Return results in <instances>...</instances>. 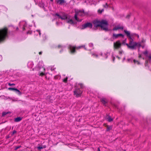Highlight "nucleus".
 <instances>
[{"label":"nucleus","mask_w":151,"mask_h":151,"mask_svg":"<svg viewBox=\"0 0 151 151\" xmlns=\"http://www.w3.org/2000/svg\"><path fill=\"white\" fill-rule=\"evenodd\" d=\"M93 24L94 27L96 28L100 27L101 29L105 31L109 30L108 27V24L106 20H102L101 21L94 20L93 22Z\"/></svg>","instance_id":"obj_1"},{"label":"nucleus","mask_w":151,"mask_h":151,"mask_svg":"<svg viewBox=\"0 0 151 151\" xmlns=\"http://www.w3.org/2000/svg\"><path fill=\"white\" fill-rule=\"evenodd\" d=\"M125 44L129 48L132 50L136 49V47H138L139 48L141 46L140 42H134L133 41H130V43H129V44L126 43Z\"/></svg>","instance_id":"obj_2"},{"label":"nucleus","mask_w":151,"mask_h":151,"mask_svg":"<svg viewBox=\"0 0 151 151\" xmlns=\"http://www.w3.org/2000/svg\"><path fill=\"white\" fill-rule=\"evenodd\" d=\"M7 35L8 29L6 28L0 29V42L3 41Z\"/></svg>","instance_id":"obj_3"},{"label":"nucleus","mask_w":151,"mask_h":151,"mask_svg":"<svg viewBox=\"0 0 151 151\" xmlns=\"http://www.w3.org/2000/svg\"><path fill=\"white\" fill-rule=\"evenodd\" d=\"M84 47L85 49H86V48L85 47V46H79L77 47H76L73 46L71 45H69L68 46V48L70 49V52H71L72 53H73L76 52L75 50L76 49H80L83 47Z\"/></svg>","instance_id":"obj_4"},{"label":"nucleus","mask_w":151,"mask_h":151,"mask_svg":"<svg viewBox=\"0 0 151 151\" xmlns=\"http://www.w3.org/2000/svg\"><path fill=\"white\" fill-rule=\"evenodd\" d=\"M92 26L93 25L92 23L90 22H87L82 25L81 29H83L87 28H91Z\"/></svg>","instance_id":"obj_5"},{"label":"nucleus","mask_w":151,"mask_h":151,"mask_svg":"<svg viewBox=\"0 0 151 151\" xmlns=\"http://www.w3.org/2000/svg\"><path fill=\"white\" fill-rule=\"evenodd\" d=\"M122 45V43L120 42V41L118 40L116 42L114 43V50L116 49H118L120 48Z\"/></svg>","instance_id":"obj_6"},{"label":"nucleus","mask_w":151,"mask_h":151,"mask_svg":"<svg viewBox=\"0 0 151 151\" xmlns=\"http://www.w3.org/2000/svg\"><path fill=\"white\" fill-rule=\"evenodd\" d=\"M82 93V91L80 88H76L74 91V95L77 97L80 96Z\"/></svg>","instance_id":"obj_7"},{"label":"nucleus","mask_w":151,"mask_h":151,"mask_svg":"<svg viewBox=\"0 0 151 151\" xmlns=\"http://www.w3.org/2000/svg\"><path fill=\"white\" fill-rule=\"evenodd\" d=\"M124 32L129 40V43H130V41H134L133 39L131 37V34L129 31H127L126 30H124Z\"/></svg>","instance_id":"obj_8"},{"label":"nucleus","mask_w":151,"mask_h":151,"mask_svg":"<svg viewBox=\"0 0 151 151\" xmlns=\"http://www.w3.org/2000/svg\"><path fill=\"white\" fill-rule=\"evenodd\" d=\"M124 29V27L123 26H120L118 25L115 26L113 29V31L117 30L118 29L123 30Z\"/></svg>","instance_id":"obj_9"},{"label":"nucleus","mask_w":151,"mask_h":151,"mask_svg":"<svg viewBox=\"0 0 151 151\" xmlns=\"http://www.w3.org/2000/svg\"><path fill=\"white\" fill-rule=\"evenodd\" d=\"M76 13L80 16H83L84 15V10H78L76 12Z\"/></svg>","instance_id":"obj_10"},{"label":"nucleus","mask_w":151,"mask_h":151,"mask_svg":"<svg viewBox=\"0 0 151 151\" xmlns=\"http://www.w3.org/2000/svg\"><path fill=\"white\" fill-rule=\"evenodd\" d=\"M124 35L122 34H116L113 33V38L114 39H116L119 37H124Z\"/></svg>","instance_id":"obj_11"},{"label":"nucleus","mask_w":151,"mask_h":151,"mask_svg":"<svg viewBox=\"0 0 151 151\" xmlns=\"http://www.w3.org/2000/svg\"><path fill=\"white\" fill-rule=\"evenodd\" d=\"M127 60L129 62H131L133 61L134 63H137V64L138 65H140V63L138 61L136 60L135 59H128Z\"/></svg>","instance_id":"obj_12"},{"label":"nucleus","mask_w":151,"mask_h":151,"mask_svg":"<svg viewBox=\"0 0 151 151\" xmlns=\"http://www.w3.org/2000/svg\"><path fill=\"white\" fill-rule=\"evenodd\" d=\"M100 101L104 106H106V104L107 103V101L106 99L101 98L100 99Z\"/></svg>","instance_id":"obj_13"},{"label":"nucleus","mask_w":151,"mask_h":151,"mask_svg":"<svg viewBox=\"0 0 151 151\" xmlns=\"http://www.w3.org/2000/svg\"><path fill=\"white\" fill-rule=\"evenodd\" d=\"M60 19L62 20H65L68 19V15L64 14L60 17Z\"/></svg>","instance_id":"obj_14"},{"label":"nucleus","mask_w":151,"mask_h":151,"mask_svg":"<svg viewBox=\"0 0 151 151\" xmlns=\"http://www.w3.org/2000/svg\"><path fill=\"white\" fill-rule=\"evenodd\" d=\"M34 65L33 62L31 61L29 62L27 64L28 67L30 68H32Z\"/></svg>","instance_id":"obj_15"},{"label":"nucleus","mask_w":151,"mask_h":151,"mask_svg":"<svg viewBox=\"0 0 151 151\" xmlns=\"http://www.w3.org/2000/svg\"><path fill=\"white\" fill-rule=\"evenodd\" d=\"M22 119V118L21 117H19L15 118L14 121L16 122H18L20 121Z\"/></svg>","instance_id":"obj_16"},{"label":"nucleus","mask_w":151,"mask_h":151,"mask_svg":"<svg viewBox=\"0 0 151 151\" xmlns=\"http://www.w3.org/2000/svg\"><path fill=\"white\" fill-rule=\"evenodd\" d=\"M65 2L64 0H58L57 1V3L59 4H62Z\"/></svg>","instance_id":"obj_17"},{"label":"nucleus","mask_w":151,"mask_h":151,"mask_svg":"<svg viewBox=\"0 0 151 151\" xmlns=\"http://www.w3.org/2000/svg\"><path fill=\"white\" fill-rule=\"evenodd\" d=\"M143 53L147 58L149 55H148V52L147 50L143 52Z\"/></svg>","instance_id":"obj_18"},{"label":"nucleus","mask_w":151,"mask_h":151,"mask_svg":"<svg viewBox=\"0 0 151 151\" xmlns=\"http://www.w3.org/2000/svg\"><path fill=\"white\" fill-rule=\"evenodd\" d=\"M67 22L68 23H70L71 24H74V22L72 19H70L68 20Z\"/></svg>","instance_id":"obj_19"},{"label":"nucleus","mask_w":151,"mask_h":151,"mask_svg":"<svg viewBox=\"0 0 151 151\" xmlns=\"http://www.w3.org/2000/svg\"><path fill=\"white\" fill-rule=\"evenodd\" d=\"M112 127L111 126H107V129L106 131H109L111 129Z\"/></svg>","instance_id":"obj_20"},{"label":"nucleus","mask_w":151,"mask_h":151,"mask_svg":"<svg viewBox=\"0 0 151 151\" xmlns=\"http://www.w3.org/2000/svg\"><path fill=\"white\" fill-rule=\"evenodd\" d=\"M78 15L77 14V13L76 12L75 14L74 15V18L77 21H79V20L78 19V17H77V16Z\"/></svg>","instance_id":"obj_21"},{"label":"nucleus","mask_w":151,"mask_h":151,"mask_svg":"<svg viewBox=\"0 0 151 151\" xmlns=\"http://www.w3.org/2000/svg\"><path fill=\"white\" fill-rule=\"evenodd\" d=\"M107 119L108 120V121L109 122H111L113 121V119L110 116H109L107 118Z\"/></svg>","instance_id":"obj_22"},{"label":"nucleus","mask_w":151,"mask_h":151,"mask_svg":"<svg viewBox=\"0 0 151 151\" xmlns=\"http://www.w3.org/2000/svg\"><path fill=\"white\" fill-rule=\"evenodd\" d=\"M10 112H4V111L2 113V116H4L5 115H6V114H8Z\"/></svg>","instance_id":"obj_23"},{"label":"nucleus","mask_w":151,"mask_h":151,"mask_svg":"<svg viewBox=\"0 0 151 151\" xmlns=\"http://www.w3.org/2000/svg\"><path fill=\"white\" fill-rule=\"evenodd\" d=\"M15 91H16V92H17L18 94L19 95H21L22 94V93L17 88H16Z\"/></svg>","instance_id":"obj_24"},{"label":"nucleus","mask_w":151,"mask_h":151,"mask_svg":"<svg viewBox=\"0 0 151 151\" xmlns=\"http://www.w3.org/2000/svg\"><path fill=\"white\" fill-rule=\"evenodd\" d=\"M15 91H16V92H17L18 94L19 95H21L22 94V93L17 88H16Z\"/></svg>","instance_id":"obj_25"},{"label":"nucleus","mask_w":151,"mask_h":151,"mask_svg":"<svg viewBox=\"0 0 151 151\" xmlns=\"http://www.w3.org/2000/svg\"><path fill=\"white\" fill-rule=\"evenodd\" d=\"M68 77H66V78H64L63 80V81L65 83H66L67 82V80L68 79Z\"/></svg>","instance_id":"obj_26"},{"label":"nucleus","mask_w":151,"mask_h":151,"mask_svg":"<svg viewBox=\"0 0 151 151\" xmlns=\"http://www.w3.org/2000/svg\"><path fill=\"white\" fill-rule=\"evenodd\" d=\"M8 89L9 90L14 91H15L16 88H9Z\"/></svg>","instance_id":"obj_27"},{"label":"nucleus","mask_w":151,"mask_h":151,"mask_svg":"<svg viewBox=\"0 0 151 151\" xmlns=\"http://www.w3.org/2000/svg\"><path fill=\"white\" fill-rule=\"evenodd\" d=\"M53 15L54 16H57L59 17V18L60 19V17H61V16L58 13H56V14H54Z\"/></svg>","instance_id":"obj_28"},{"label":"nucleus","mask_w":151,"mask_h":151,"mask_svg":"<svg viewBox=\"0 0 151 151\" xmlns=\"http://www.w3.org/2000/svg\"><path fill=\"white\" fill-rule=\"evenodd\" d=\"M136 34L135 33H132L131 34V37L133 39V38L134 36H136Z\"/></svg>","instance_id":"obj_29"},{"label":"nucleus","mask_w":151,"mask_h":151,"mask_svg":"<svg viewBox=\"0 0 151 151\" xmlns=\"http://www.w3.org/2000/svg\"><path fill=\"white\" fill-rule=\"evenodd\" d=\"M21 147V145L16 146V147H15L14 150H17L18 149L20 148Z\"/></svg>","instance_id":"obj_30"},{"label":"nucleus","mask_w":151,"mask_h":151,"mask_svg":"<svg viewBox=\"0 0 151 151\" xmlns=\"http://www.w3.org/2000/svg\"><path fill=\"white\" fill-rule=\"evenodd\" d=\"M37 149L38 150H40L41 149H43V147L42 146H39L37 147Z\"/></svg>","instance_id":"obj_31"},{"label":"nucleus","mask_w":151,"mask_h":151,"mask_svg":"<svg viewBox=\"0 0 151 151\" xmlns=\"http://www.w3.org/2000/svg\"><path fill=\"white\" fill-rule=\"evenodd\" d=\"M104 11V9H103L101 10H100L99 9L98 10V12H99L100 13H102V12Z\"/></svg>","instance_id":"obj_32"},{"label":"nucleus","mask_w":151,"mask_h":151,"mask_svg":"<svg viewBox=\"0 0 151 151\" xmlns=\"http://www.w3.org/2000/svg\"><path fill=\"white\" fill-rule=\"evenodd\" d=\"M103 6L105 8H107L108 6V5L107 4V3H106L105 5H103Z\"/></svg>","instance_id":"obj_33"},{"label":"nucleus","mask_w":151,"mask_h":151,"mask_svg":"<svg viewBox=\"0 0 151 151\" xmlns=\"http://www.w3.org/2000/svg\"><path fill=\"white\" fill-rule=\"evenodd\" d=\"M149 60H146L145 62V66H147V63L148 62Z\"/></svg>","instance_id":"obj_34"},{"label":"nucleus","mask_w":151,"mask_h":151,"mask_svg":"<svg viewBox=\"0 0 151 151\" xmlns=\"http://www.w3.org/2000/svg\"><path fill=\"white\" fill-rule=\"evenodd\" d=\"M8 85L9 86H15V84L14 83H8Z\"/></svg>","instance_id":"obj_35"},{"label":"nucleus","mask_w":151,"mask_h":151,"mask_svg":"<svg viewBox=\"0 0 151 151\" xmlns=\"http://www.w3.org/2000/svg\"><path fill=\"white\" fill-rule=\"evenodd\" d=\"M89 46L91 47H93V44L92 43H90L89 44Z\"/></svg>","instance_id":"obj_36"},{"label":"nucleus","mask_w":151,"mask_h":151,"mask_svg":"<svg viewBox=\"0 0 151 151\" xmlns=\"http://www.w3.org/2000/svg\"><path fill=\"white\" fill-rule=\"evenodd\" d=\"M147 58H148V60L149 61H150L151 60V56L149 55Z\"/></svg>","instance_id":"obj_37"},{"label":"nucleus","mask_w":151,"mask_h":151,"mask_svg":"<svg viewBox=\"0 0 151 151\" xmlns=\"http://www.w3.org/2000/svg\"><path fill=\"white\" fill-rule=\"evenodd\" d=\"M16 132H17V131L16 130H14L12 132V135H13L14 134H15L16 133Z\"/></svg>","instance_id":"obj_38"},{"label":"nucleus","mask_w":151,"mask_h":151,"mask_svg":"<svg viewBox=\"0 0 151 151\" xmlns=\"http://www.w3.org/2000/svg\"><path fill=\"white\" fill-rule=\"evenodd\" d=\"M79 85L80 86L81 88H83V85L82 83H79Z\"/></svg>","instance_id":"obj_39"},{"label":"nucleus","mask_w":151,"mask_h":151,"mask_svg":"<svg viewBox=\"0 0 151 151\" xmlns=\"http://www.w3.org/2000/svg\"><path fill=\"white\" fill-rule=\"evenodd\" d=\"M45 75V74L44 73H40V75L41 76H43Z\"/></svg>","instance_id":"obj_40"},{"label":"nucleus","mask_w":151,"mask_h":151,"mask_svg":"<svg viewBox=\"0 0 151 151\" xmlns=\"http://www.w3.org/2000/svg\"><path fill=\"white\" fill-rule=\"evenodd\" d=\"M37 31L38 32V33H39L40 36V35H41V33H40V31L39 30H37Z\"/></svg>","instance_id":"obj_41"},{"label":"nucleus","mask_w":151,"mask_h":151,"mask_svg":"<svg viewBox=\"0 0 151 151\" xmlns=\"http://www.w3.org/2000/svg\"><path fill=\"white\" fill-rule=\"evenodd\" d=\"M58 48H62V46L60 45H59L58 46Z\"/></svg>","instance_id":"obj_42"},{"label":"nucleus","mask_w":151,"mask_h":151,"mask_svg":"<svg viewBox=\"0 0 151 151\" xmlns=\"http://www.w3.org/2000/svg\"><path fill=\"white\" fill-rule=\"evenodd\" d=\"M50 70H51V71H52L53 70H54V69H55V68H53L52 67H51L50 68Z\"/></svg>","instance_id":"obj_43"},{"label":"nucleus","mask_w":151,"mask_h":151,"mask_svg":"<svg viewBox=\"0 0 151 151\" xmlns=\"http://www.w3.org/2000/svg\"><path fill=\"white\" fill-rule=\"evenodd\" d=\"M145 42V40L144 39H142L141 41V42L142 43H144Z\"/></svg>","instance_id":"obj_44"},{"label":"nucleus","mask_w":151,"mask_h":151,"mask_svg":"<svg viewBox=\"0 0 151 151\" xmlns=\"http://www.w3.org/2000/svg\"><path fill=\"white\" fill-rule=\"evenodd\" d=\"M122 52H123L122 50L120 51H119V54H122Z\"/></svg>","instance_id":"obj_45"},{"label":"nucleus","mask_w":151,"mask_h":151,"mask_svg":"<svg viewBox=\"0 0 151 151\" xmlns=\"http://www.w3.org/2000/svg\"><path fill=\"white\" fill-rule=\"evenodd\" d=\"M43 148H45L46 147V146L45 145H42Z\"/></svg>","instance_id":"obj_46"},{"label":"nucleus","mask_w":151,"mask_h":151,"mask_svg":"<svg viewBox=\"0 0 151 151\" xmlns=\"http://www.w3.org/2000/svg\"><path fill=\"white\" fill-rule=\"evenodd\" d=\"M139 58H142V55H141L140 54H139Z\"/></svg>","instance_id":"obj_47"},{"label":"nucleus","mask_w":151,"mask_h":151,"mask_svg":"<svg viewBox=\"0 0 151 151\" xmlns=\"http://www.w3.org/2000/svg\"><path fill=\"white\" fill-rule=\"evenodd\" d=\"M114 106L116 108H117V109H118V107H117V106L115 105V104H114Z\"/></svg>","instance_id":"obj_48"},{"label":"nucleus","mask_w":151,"mask_h":151,"mask_svg":"<svg viewBox=\"0 0 151 151\" xmlns=\"http://www.w3.org/2000/svg\"><path fill=\"white\" fill-rule=\"evenodd\" d=\"M2 58L1 56L0 55V61H1L2 60Z\"/></svg>","instance_id":"obj_49"},{"label":"nucleus","mask_w":151,"mask_h":151,"mask_svg":"<svg viewBox=\"0 0 151 151\" xmlns=\"http://www.w3.org/2000/svg\"><path fill=\"white\" fill-rule=\"evenodd\" d=\"M130 16V15H129H129H127V17H126V18H129V17Z\"/></svg>","instance_id":"obj_50"},{"label":"nucleus","mask_w":151,"mask_h":151,"mask_svg":"<svg viewBox=\"0 0 151 151\" xmlns=\"http://www.w3.org/2000/svg\"><path fill=\"white\" fill-rule=\"evenodd\" d=\"M115 59V58L114 57H113L112 60L113 62H114V61Z\"/></svg>","instance_id":"obj_51"},{"label":"nucleus","mask_w":151,"mask_h":151,"mask_svg":"<svg viewBox=\"0 0 151 151\" xmlns=\"http://www.w3.org/2000/svg\"><path fill=\"white\" fill-rule=\"evenodd\" d=\"M136 36H137L138 37V38H139V35L137 34H136Z\"/></svg>","instance_id":"obj_52"},{"label":"nucleus","mask_w":151,"mask_h":151,"mask_svg":"<svg viewBox=\"0 0 151 151\" xmlns=\"http://www.w3.org/2000/svg\"><path fill=\"white\" fill-rule=\"evenodd\" d=\"M59 23L58 22H56V24L57 25V26H58L59 25Z\"/></svg>","instance_id":"obj_53"},{"label":"nucleus","mask_w":151,"mask_h":151,"mask_svg":"<svg viewBox=\"0 0 151 151\" xmlns=\"http://www.w3.org/2000/svg\"><path fill=\"white\" fill-rule=\"evenodd\" d=\"M97 151H100V150L99 147L98 148L97 150Z\"/></svg>","instance_id":"obj_54"},{"label":"nucleus","mask_w":151,"mask_h":151,"mask_svg":"<svg viewBox=\"0 0 151 151\" xmlns=\"http://www.w3.org/2000/svg\"><path fill=\"white\" fill-rule=\"evenodd\" d=\"M93 55H95L96 57H98L97 55H96V54H93Z\"/></svg>","instance_id":"obj_55"},{"label":"nucleus","mask_w":151,"mask_h":151,"mask_svg":"<svg viewBox=\"0 0 151 151\" xmlns=\"http://www.w3.org/2000/svg\"><path fill=\"white\" fill-rule=\"evenodd\" d=\"M39 54L40 55H41L42 54V52L41 51L40 52H39Z\"/></svg>","instance_id":"obj_56"},{"label":"nucleus","mask_w":151,"mask_h":151,"mask_svg":"<svg viewBox=\"0 0 151 151\" xmlns=\"http://www.w3.org/2000/svg\"><path fill=\"white\" fill-rule=\"evenodd\" d=\"M141 47H142V48H144L145 47V46L144 45H142V46L141 45Z\"/></svg>","instance_id":"obj_57"},{"label":"nucleus","mask_w":151,"mask_h":151,"mask_svg":"<svg viewBox=\"0 0 151 151\" xmlns=\"http://www.w3.org/2000/svg\"><path fill=\"white\" fill-rule=\"evenodd\" d=\"M63 51V49H62L61 50H60V52H62Z\"/></svg>","instance_id":"obj_58"},{"label":"nucleus","mask_w":151,"mask_h":151,"mask_svg":"<svg viewBox=\"0 0 151 151\" xmlns=\"http://www.w3.org/2000/svg\"><path fill=\"white\" fill-rule=\"evenodd\" d=\"M116 57H117V58H118L119 59H120V58L118 56H116Z\"/></svg>","instance_id":"obj_59"},{"label":"nucleus","mask_w":151,"mask_h":151,"mask_svg":"<svg viewBox=\"0 0 151 151\" xmlns=\"http://www.w3.org/2000/svg\"><path fill=\"white\" fill-rule=\"evenodd\" d=\"M23 30H24V29H25V28H24V27H23Z\"/></svg>","instance_id":"obj_60"},{"label":"nucleus","mask_w":151,"mask_h":151,"mask_svg":"<svg viewBox=\"0 0 151 151\" xmlns=\"http://www.w3.org/2000/svg\"><path fill=\"white\" fill-rule=\"evenodd\" d=\"M122 44H124V41H123L122 43Z\"/></svg>","instance_id":"obj_61"},{"label":"nucleus","mask_w":151,"mask_h":151,"mask_svg":"<svg viewBox=\"0 0 151 151\" xmlns=\"http://www.w3.org/2000/svg\"><path fill=\"white\" fill-rule=\"evenodd\" d=\"M18 27H17L16 28V30H18Z\"/></svg>","instance_id":"obj_62"},{"label":"nucleus","mask_w":151,"mask_h":151,"mask_svg":"<svg viewBox=\"0 0 151 151\" xmlns=\"http://www.w3.org/2000/svg\"><path fill=\"white\" fill-rule=\"evenodd\" d=\"M139 49H138V51H139Z\"/></svg>","instance_id":"obj_63"},{"label":"nucleus","mask_w":151,"mask_h":151,"mask_svg":"<svg viewBox=\"0 0 151 151\" xmlns=\"http://www.w3.org/2000/svg\"><path fill=\"white\" fill-rule=\"evenodd\" d=\"M51 1H52L53 0H50Z\"/></svg>","instance_id":"obj_64"}]
</instances>
